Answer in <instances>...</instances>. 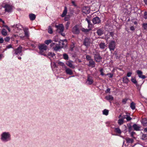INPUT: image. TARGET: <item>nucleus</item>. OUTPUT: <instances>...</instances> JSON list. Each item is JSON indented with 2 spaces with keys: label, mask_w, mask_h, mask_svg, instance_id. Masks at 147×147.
Segmentation results:
<instances>
[{
  "label": "nucleus",
  "mask_w": 147,
  "mask_h": 147,
  "mask_svg": "<svg viewBox=\"0 0 147 147\" xmlns=\"http://www.w3.org/2000/svg\"><path fill=\"white\" fill-rule=\"evenodd\" d=\"M1 140L4 142L10 141L11 139V135L9 132H4L1 135Z\"/></svg>",
  "instance_id": "f257e3e1"
},
{
  "label": "nucleus",
  "mask_w": 147,
  "mask_h": 147,
  "mask_svg": "<svg viewBox=\"0 0 147 147\" xmlns=\"http://www.w3.org/2000/svg\"><path fill=\"white\" fill-rule=\"evenodd\" d=\"M39 49L40 50V53L42 55H45L44 54V53L43 52L44 51H46L47 49V46L44 44H41L39 46Z\"/></svg>",
  "instance_id": "f03ea898"
},
{
  "label": "nucleus",
  "mask_w": 147,
  "mask_h": 147,
  "mask_svg": "<svg viewBox=\"0 0 147 147\" xmlns=\"http://www.w3.org/2000/svg\"><path fill=\"white\" fill-rule=\"evenodd\" d=\"M55 27L57 28V31L59 33H62L63 32L64 27L62 24H59L58 25H56Z\"/></svg>",
  "instance_id": "7ed1b4c3"
},
{
  "label": "nucleus",
  "mask_w": 147,
  "mask_h": 147,
  "mask_svg": "<svg viewBox=\"0 0 147 147\" xmlns=\"http://www.w3.org/2000/svg\"><path fill=\"white\" fill-rule=\"evenodd\" d=\"M116 46L115 42L114 41H111L109 43V48L110 50L111 51L114 50Z\"/></svg>",
  "instance_id": "20e7f679"
},
{
  "label": "nucleus",
  "mask_w": 147,
  "mask_h": 147,
  "mask_svg": "<svg viewBox=\"0 0 147 147\" xmlns=\"http://www.w3.org/2000/svg\"><path fill=\"white\" fill-rule=\"evenodd\" d=\"M4 8H5V12H11L12 9V6L8 4H5L4 6Z\"/></svg>",
  "instance_id": "39448f33"
},
{
  "label": "nucleus",
  "mask_w": 147,
  "mask_h": 147,
  "mask_svg": "<svg viewBox=\"0 0 147 147\" xmlns=\"http://www.w3.org/2000/svg\"><path fill=\"white\" fill-rule=\"evenodd\" d=\"M72 32L74 34H79L80 32L79 26L77 25L75 26L72 28Z\"/></svg>",
  "instance_id": "423d86ee"
},
{
  "label": "nucleus",
  "mask_w": 147,
  "mask_h": 147,
  "mask_svg": "<svg viewBox=\"0 0 147 147\" xmlns=\"http://www.w3.org/2000/svg\"><path fill=\"white\" fill-rule=\"evenodd\" d=\"M91 40L90 38H86L84 40V44L86 46H89L91 43Z\"/></svg>",
  "instance_id": "0eeeda50"
},
{
  "label": "nucleus",
  "mask_w": 147,
  "mask_h": 147,
  "mask_svg": "<svg viewBox=\"0 0 147 147\" xmlns=\"http://www.w3.org/2000/svg\"><path fill=\"white\" fill-rule=\"evenodd\" d=\"M94 60L96 62H99L101 61L102 58L98 54H94Z\"/></svg>",
  "instance_id": "6e6552de"
},
{
  "label": "nucleus",
  "mask_w": 147,
  "mask_h": 147,
  "mask_svg": "<svg viewBox=\"0 0 147 147\" xmlns=\"http://www.w3.org/2000/svg\"><path fill=\"white\" fill-rule=\"evenodd\" d=\"M94 24H98L101 22L100 18L98 17H96L94 18L92 20Z\"/></svg>",
  "instance_id": "1a4fd4ad"
},
{
  "label": "nucleus",
  "mask_w": 147,
  "mask_h": 147,
  "mask_svg": "<svg viewBox=\"0 0 147 147\" xmlns=\"http://www.w3.org/2000/svg\"><path fill=\"white\" fill-rule=\"evenodd\" d=\"M136 72L139 78H141L142 79H144L146 78V76L142 74L143 72L141 70H137L136 71Z\"/></svg>",
  "instance_id": "9d476101"
},
{
  "label": "nucleus",
  "mask_w": 147,
  "mask_h": 147,
  "mask_svg": "<svg viewBox=\"0 0 147 147\" xmlns=\"http://www.w3.org/2000/svg\"><path fill=\"white\" fill-rule=\"evenodd\" d=\"M73 61H71L69 60L66 61V64L69 67L74 69L75 66L73 64Z\"/></svg>",
  "instance_id": "9b49d317"
},
{
  "label": "nucleus",
  "mask_w": 147,
  "mask_h": 147,
  "mask_svg": "<svg viewBox=\"0 0 147 147\" xmlns=\"http://www.w3.org/2000/svg\"><path fill=\"white\" fill-rule=\"evenodd\" d=\"M51 46L53 47L54 50L55 51H57L60 49V47L55 43H53L51 45Z\"/></svg>",
  "instance_id": "f8f14e48"
},
{
  "label": "nucleus",
  "mask_w": 147,
  "mask_h": 147,
  "mask_svg": "<svg viewBox=\"0 0 147 147\" xmlns=\"http://www.w3.org/2000/svg\"><path fill=\"white\" fill-rule=\"evenodd\" d=\"M93 82V80L92 78V77L89 76H88L86 83L88 85H91Z\"/></svg>",
  "instance_id": "ddd939ff"
},
{
  "label": "nucleus",
  "mask_w": 147,
  "mask_h": 147,
  "mask_svg": "<svg viewBox=\"0 0 147 147\" xmlns=\"http://www.w3.org/2000/svg\"><path fill=\"white\" fill-rule=\"evenodd\" d=\"M22 48V47L20 46L17 49L14 50V51L15 52V53L16 55H18L21 53Z\"/></svg>",
  "instance_id": "4468645a"
},
{
  "label": "nucleus",
  "mask_w": 147,
  "mask_h": 147,
  "mask_svg": "<svg viewBox=\"0 0 147 147\" xmlns=\"http://www.w3.org/2000/svg\"><path fill=\"white\" fill-rule=\"evenodd\" d=\"M88 66L92 67H94L95 66V62L93 59L89 61Z\"/></svg>",
  "instance_id": "2eb2a0df"
},
{
  "label": "nucleus",
  "mask_w": 147,
  "mask_h": 147,
  "mask_svg": "<svg viewBox=\"0 0 147 147\" xmlns=\"http://www.w3.org/2000/svg\"><path fill=\"white\" fill-rule=\"evenodd\" d=\"M132 127L135 130L138 131L140 130V126L139 125L134 124L133 125Z\"/></svg>",
  "instance_id": "dca6fc26"
},
{
  "label": "nucleus",
  "mask_w": 147,
  "mask_h": 147,
  "mask_svg": "<svg viewBox=\"0 0 147 147\" xmlns=\"http://www.w3.org/2000/svg\"><path fill=\"white\" fill-rule=\"evenodd\" d=\"M65 72L67 74L70 75H72L73 74L72 70L69 68H67L66 69Z\"/></svg>",
  "instance_id": "f3484780"
},
{
  "label": "nucleus",
  "mask_w": 147,
  "mask_h": 147,
  "mask_svg": "<svg viewBox=\"0 0 147 147\" xmlns=\"http://www.w3.org/2000/svg\"><path fill=\"white\" fill-rule=\"evenodd\" d=\"M29 17L30 20H33L35 19L36 16L35 14L31 13L29 14Z\"/></svg>",
  "instance_id": "a211bd4d"
},
{
  "label": "nucleus",
  "mask_w": 147,
  "mask_h": 147,
  "mask_svg": "<svg viewBox=\"0 0 147 147\" xmlns=\"http://www.w3.org/2000/svg\"><path fill=\"white\" fill-rule=\"evenodd\" d=\"M96 33L98 36H101L103 34V31L101 29H99L98 30Z\"/></svg>",
  "instance_id": "6ab92c4d"
},
{
  "label": "nucleus",
  "mask_w": 147,
  "mask_h": 147,
  "mask_svg": "<svg viewBox=\"0 0 147 147\" xmlns=\"http://www.w3.org/2000/svg\"><path fill=\"white\" fill-rule=\"evenodd\" d=\"M125 140L127 142L129 143L132 144L134 142V140L133 139L129 138H126Z\"/></svg>",
  "instance_id": "aec40b11"
},
{
  "label": "nucleus",
  "mask_w": 147,
  "mask_h": 147,
  "mask_svg": "<svg viewBox=\"0 0 147 147\" xmlns=\"http://www.w3.org/2000/svg\"><path fill=\"white\" fill-rule=\"evenodd\" d=\"M142 123L144 126H147V119L146 118L143 119L142 121Z\"/></svg>",
  "instance_id": "412c9836"
},
{
  "label": "nucleus",
  "mask_w": 147,
  "mask_h": 147,
  "mask_svg": "<svg viewBox=\"0 0 147 147\" xmlns=\"http://www.w3.org/2000/svg\"><path fill=\"white\" fill-rule=\"evenodd\" d=\"M67 12V9L66 7H65L64 9L62 14L61 16L62 17H64L66 14Z\"/></svg>",
  "instance_id": "4be33fe9"
},
{
  "label": "nucleus",
  "mask_w": 147,
  "mask_h": 147,
  "mask_svg": "<svg viewBox=\"0 0 147 147\" xmlns=\"http://www.w3.org/2000/svg\"><path fill=\"white\" fill-rule=\"evenodd\" d=\"M1 33L4 36H6L7 35V33L6 30L5 29H3L1 31Z\"/></svg>",
  "instance_id": "5701e85b"
},
{
  "label": "nucleus",
  "mask_w": 147,
  "mask_h": 147,
  "mask_svg": "<svg viewBox=\"0 0 147 147\" xmlns=\"http://www.w3.org/2000/svg\"><path fill=\"white\" fill-rule=\"evenodd\" d=\"M99 46L100 48L102 49H104L106 47V45L105 43L103 42H101Z\"/></svg>",
  "instance_id": "b1692460"
},
{
  "label": "nucleus",
  "mask_w": 147,
  "mask_h": 147,
  "mask_svg": "<svg viewBox=\"0 0 147 147\" xmlns=\"http://www.w3.org/2000/svg\"><path fill=\"white\" fill-rule=\"evenodd\" d=\"M135 105L136 104L134 102H132L131 103L130 107L132 110H134L135 109Z\"/></svg>",
  "instance_id": "393cba45"
},
{
  "label": "nucleus",
  "mask_w": 147,
  "mask_h": 147,
  "mask_svg": "<svg viewBox=\"0 0 147 147\" xmlns=\"http://www.w3.org/2000/svg\"><path fill=\"white\" fill-rule=\"evenodd\" d=\"M28 30V28H26L24 30L25 35L26 36H29Z\"/></svg>",
  "instance_id": "a878e982"
},
{
  "label": "nucleus",
  "mask_w": 147,
  "mask_h": 147,
  "mask_svg": "<svg viewBox=\"0 0 147 147\" xmlns=\"http://www.w3.org/2000/svg\"><path fill=\"white\" fill-rule=\"evenodd\" d=\"M105 98L107 100H112L113 99V97L111 95H109L108 96H107L105 97Z\"/></svg>",
  "instance_id": "bb28decb"
},
{
  "label": "nucleus",
  "mask_w": 147,
  "mask_h": 147,
  "mask_svg": "<svg viewBox=\"0 0 147 147\" xmlns=\"http://www.w3.org/2000/svg\"><path fill=\"white\" fill-rule=\"evenodd\" d=\"M115 132L118 134H121V130L119 128H115Z\"/></svg>",
  "instance_id": "cd10ccee"
},
{
  "label": "nucleus",
  "mask_w": 147,
  "mask_h": 147,
  "mask_svg": "<svg viewBox=\"0 0 147 147\" xmlns=\"http://www.w3.org/2000/svg\"><path fill=\"white\" fill-rule=\"evenodd\" d=\"M89 29H85L84 28H82V31L83 32H89L90 30H91V28H90L89 27H88Z\"/></svg>",
  "instance_id": "c85d7f7f"
},
{
  "label": "nucleus",
  "mask_w": 147,
  "mask_h": 147,
  "mask_svg": "<svg viewBox=\"0 0 147 147\" xmlns=\"http://www.w3.org/2000/svg\"><path fill=\"white\" fill-rule=\"evenodd\" d=\"M123 82L125 83H127L129 82L128 79L126 77H124L123 78Z\"/></svg>",
  "instance_id": "c756f323"
},
{
  "label": "nucleus",
  "mask_w": 147,
  "mask_h": 147,
  "mask_svg": "<svg viewBox=\"0 0 147 147\" xmlns=\"http://www.w3.org/2000/svg\"><path fill=\"white\" fill-rule=\"evenodd\" d=\"M123 117L122 119H119L118 121V123L120 125H121L122 124L123 122Z\"/></svg>",
  "instance_id": "7c9ffc66"
},
{
  "label": "nucleus",
  "mask_w": 147,
  "mask_h": 147,
  "mask_svg": "<svg viewBox=\"0 0 147 147\" xmlns=\"http://www.w3.org/2000/svg\"><path fill=\"white\" fill-rule=\"evenodd\" d=\"M141 139L143 140H146L147 139V134H142V136Z\"/></svg>",
  "instance_id": "2f4dec72"
},
{
  "label": "nucleus",
  "mask_w": 147,
  "mask_h": 147,
  "mask_svg": "<svg viewBox=\"0 0 147 147\" xmlns=\"http://www.w3.org/2000/svg\"><path fill=\"white\" fill-rule=\"evenodd\" d=\"M123 119H126L128 121L130 120L131 118L129 116H128L127 115L124 116L123 117Z\"/></svg>",
  "instance_id": "473e14b6"
},
{
  "label": "nucleus",
  "mask_w": 147,
  "mask_h": 147,
  "mask_svg": "<svg viewBox=\"0 0 147 147\" xmlns=\"http://www.w3.org/2000/svg\"><path fill=\"white\" fill-rule=\"evenodd\" d=\"M86 59L88 61H89L91 60L92 59L91 57L89 55H87L86 56Z\"/></svg>",
  "instance_id": "72a5a7b5"
},
{
  "label": "nucleus",
  "mask_w": 147,
  "mask_h": 147,
  "mask_svg": "<svg viewBox=\"0 0 147 147\" xmlns=\"http://www.w3.org/2000/svg\"><path fill=\"white\" fill-rule=\"evenodd\" d=\"M109 113V111L107 110L106 109H105L103 111V114L104 115H108Z\"/></svg>",
  "instance_id": "f704fd0d"
},
{
  "label": "nucleus",
  "mask_w": 147,
  "mask_h": 147,
  "mask_svg": "<svg viewBox=\"0 0 147 147\" xmlns=\"http://www.w3.org/2000/svg\"><path fill=\"white\" fill-rule=\"evenodd\" d=\"M131 81L133 83L135 84H136V85H137V81L135 78L132 77L131 78Z\"/></svg>",
  "instance_id": "c9c22d12"
},
{
  "label": "nucleus",
  "mask_w": 147,
  "mask_h": 147,
  "mask_svg": "<svg viewBox=\"0 0 147 147\" xmlns=\"http://www.w3.org/2000/svg\"><path fill=\"white\" fill-rule=\"evenodd\" d=\"M63 58L65 60H67L68 59V56L67 54L66 53H64L63 54Z\"/></svg>",
  "instance_id": "e433bc0d"
},
{
  "label": "nucleus",
  "mask_w": 147,
  "mask_h": 147,
  "mask_svg": "<svg viewBox=\"0 0 147 147\" xmlns=\"http://www.w3.org/2000/svg\"><path fill=\"white\" fill-rule=\"evenodd\" d=\"M52 42L51 40L50 39L48 40H46L45 41V43L49 45V43H51Z\"/></svg>",
  "instance_id": "4c0bfd02"
},
{
  "label": "nucleus",
  "mask_w": 147,
  "mask_h": 147,
  "mask_svg": "<svg viewBox=\"0 0 147 147\" xmlns=\"http://www.w3.org/2000/svg\"><path fill=\"white\" fill-rule=\"evenodd\" d=\"M48 32L50 34H52L53 33L51 27L50 26L49 27V28L48 29Z\"/></svg>",
  "instance_id": "58836bf2"
},
{
  "label": "nucleus",
  "mask_w": 147,
  "mask_h": 147,
  "mask_svg": "<svg viewBox=\"0 0 147 147\" xmlns=\"http://www.w3.org/2000/svg\"><path fill=\"white\" fill-rule=\"evenodd\" d=\"M86 20L87 21L88 23V27H90V26H92V24L91 23V22L89 20L87 19H86Z\"/></svg>",
  "instance_id": "ea45409f"
},
{
  "label": "nucleus",
  "mask_w": 147,
  "mask_h": 147,
  "mask_svg": "<svg viewBox=\"0 0 147 147\" xmlns=\"http://www.w3.org/2000/svg\"><path fill=\"white\" fill-rule=\"evenodd\" d=\"M131 136L134 138H135L134 135L136 134V133L134 132H132L130 133Z\"/></svg>",
  "instance_id": "a19ab883"
},
{
  "label": "nucleus",
  "mask_w": 147,
  "mask_h": 147,
  "mask_svg": "<svg viewBox=\"0 0 147 147\" xmlns=\"http://www.w3.org/2000/svg\"><path fill=\"white\" fill-rule=\"evenodd\" d=\"M48 55L49 56H51L52 57H53L55 55V54L53 53L50 52L48 53Z\"/></svg>",
  "instance_id": "79ce46f5"
},
{
  "label": "nucleus",
  "mask_w": 147,
  "mask_h": 147,
  "mask_svg": "<svg viewBox=\"0 0 147 147\" xmlns=\"http://www.w3.org/2000/svg\"><path fill=\"white\" fill-rule=\"evenodd\" d=\"M142 26L144 29H147V23H144L142 25Z\"/></svg>",
  "instance_id": "37998d69"
},
{
  "label": "nucleus",
  "mask_w": 147,
  "mask_h": 147,
  "mask_svg": "<svg viewBox=\"0 0 147 147\" xmlns=\"http://www.w3.org/2000/svg\"><path fill=\"white\" fill-rule=\"evenodd\" d=\"M70 24V23L69 22H67L66 23L65 25V27L66 29H68Z\"/></svg>",
  "instance_id": "c03bdc74"
},
{
  "label": "nucleus",
  "mask_w": 147,
  "mask_h": 147,
  "mask_svg": "<svg viewBox=\"0 0 147 147\" xmlns=\"http://www.w3.org/2000/svg\"><path fill=\"white\" fill-rule=\"evenodd\" d=\"M12 48V47L11 45H9L7 46H6V48L5 49V50L6 51L7 50V49H10V48Z\"/></svg>",
  "instance_id": "a18cd8bd"
},
{
  "label": "nucleus",
  "mask_w": 147,
  "mask_h": 147,
  "mask_svg": "<svg viewBox=\"0 0 147 147\" xmlns=\"http://www.w3.org/2000/svg\"><path fill=\"white\" fill-rule=\"evenodd\" d=\"M57 63L59 65L62 66H63L65 65L62 62H58Z\"/></svg>",
  "instance_id": "49530a36"
},
{
  "label": "nucleus",
  "mask_w": 147,
  "mask_h": 147,
  "mask_svg": "<svg viewBox=\"0 0 147 147\" xmlns=\"http://www.w3.org/2000/svg\"><path fill=\"white\" fill-rule=\"evenodd\" d=\"M62 44L63 45V47H65L66 46L65 45L67 44V42L65 41H63Z\"/></svg>",
  "instance_id": "de8ad7c7"
},
{
  "label": "nucleus",
  "mask_w": 147,
  "mask_h": 147,
  "mask_svg": "<svg viewBox=\"0 0 147 147\" xmlns=\"http://www.w3.org/2000/svg\"><path fill=\"white\" fill-rule=\"evenodd\" d=\"M6 42H8L10 40V38L8 37H6L4 38Z\"/></svg>",
  "instance_id": "09e8293b"
},
{
  "label": "nucleus",
  "mask_w": 147,
  "mask_h": 147,
  "mask_svg": "<svg viewBox=\"0 0 147 147\" xmlns=\"http://www.w3.org/2000/svg\"><path fill=\"white\" fill-rule=\"evenodd\" d=\"M103 71V69L102 68L100 70V71L101 73V75L102 76H103V75H104V74H104Z\"/></svg>",
  "instance_id": "8fccbe9b"
},
{
  "label": "nucleus",
  "mask_w": 147,
  "mask_h": 147,
  "mask_svg": "<svg viewBox=\"0 0 147 147\" xmlns=\"http://www.w3.org/2000/svg\"><path fill=\"white\" fill-rule=\"evenodd\" d=\"M144 18L145 19L147 18V12L145 11L144 14Z\"/></svg>",
  "instance_id": "3c124183"
},
{
  "label": "nucleus",
  "mask_w": 147,
  "mask_h": 147,
  "mask_svg": "<svg viewBox=\"0 0 147 147\" xmlns=\"http://www.w3.org/2000/svg\"><path fill=\"white\" fill-rule=\"evenodd\" d=\"M127 99L125 98L123 100L122 102L123 103H125L126 102H127Z\"/></svg>",
  "instance_id": "603ef678"
},
{
  "label": "nucleus",
  "mask_w": 147,
  "mask_h": 147,
  "mask_svg": "<svg viewBox=\"0 0 147 147\" xmlns=\"http://www.w3.org/2000/svg\"><path fill=\"white\" fill-rule=\"evenodd\" d=\"M132 74V73L131 72H128L127 73V76L128 77H130Z\"/></svg>",
  "instance_id": "864d4df0"
},
{
  "label": "nucleus",
  "mask_w": 147,
  "mask_h": 147,
  "mask_svg": "<svg viewBox=\"0 0 147 147\" xmlns=\"http://www.w3.org/2000/svg\"><path fill=\"white\" fill-rule=\"evenodd\" d=\"M4 40L2 38H0V43H2L3 42Z\"/></svg>",
  "instance_id": "5fc2aeb1"
},
{
  "label": "nucleus",
  "mask_w": 147,
  "mask_h": 147,
  "mask_svg": "<svg viewBox=\"0 0 147 147\" xmlns=\"http://www.w3.org/2000/svg\"><path fill=\"white\" fill-rule=\"evenodd\" d=\"M130 29L131 30L133 31L135 30V28L134 26H131L130 27Z\"/></svg>",
  "instance_id": "6e6d98bb"
},
{
  "label": "nucleus",
  "mask_w": 147,
  "mask_h": 147,
  "mask_svg": "<svg viewBox=\"0 0 147 147\" xmlns=\"http://www.w3.org/2000/svg\"><path fill=\"white\" fill-rule=\"evenodd\" d=\"M109 75V77H110V78H112L113 76V75L111 74H108L106 75Z\"/></svg>",
  "instance_id": "4d7b16f0"
},
{
  "label": "nucleus",
  "mask_w": 147,
  "mask_h": 147,
  "mask_svg": "<svg viewBox=\"0 0 147 147\" xmlns=\"http://www.w3.org/2000/svg\"><path fill=\"white\" fill-rule=\"evenodd\" d=\"M110 35H111L112 37H113V35H114V33H113V32H110Z\"/></svg>",
  "instance_id": "13d9d810"
},
{
  "label": "nucleus",
  "mask_w": 147,
  "mask_h": 147,
  "mask_svg": "<svg viewBox=\"0 0 147 147\" xmlns=\"http://www.w3.org/2000/svg\"><path fill=\"white\" fill-rule=\"evenodd\" d=\"M110 90V89L109 88H108L107 89L106 91V92L107 93L108 92H109Z\"/></svg>",
  "instance_id": "bf43d9fd"
},
{
  "label": "nucleus",
  "mask_w": 147,
  "mask_h": 147,
  "mask_svg": "<svg viewBox=\"0 0 147 147\" xmlns=\"http://www.w3.org/2000/svg\"><path fill=\"white\" fill-rule=\"evenodd\" d=\"M145 4L147 5V0H143Z\"/></svg>",
  "instance_id": "052dcab7"
},
{
  "label": "nucleus",
  "mask_w": 147,
  "mask_h": 147,
  "mask_svg": "<svg viewBox=\"0 0 147 147\" xmlns=\"http://www.w3.org/2000/svg\"><path fill=\"white\" fill-rule=\"evenodd\" d=\"M72 4L74 5L75 6H76V5H75V2L74 1H72Z\"/></svg>",
  "instance_id": "680f3d73"
},
{
  "label": "nucleus",
  "mask_w": 147,
  "mask_h": 147,
  "mask_svg": "<svg viewBox=\"0 0 147 147\" xmlns=\"http://www.w3.org/2000/svg\"><path fill=\"white\" fill-rule=\"evenodd\" d=\"M3 27H5L6 28H7L8 27L7 26L5 25H4V24L3 25Z\"/></svg>",
  "instance_id": "e2e57ef3"
},
{
  "label": "nucleus",
  "mask_w": 147,
  "mask_h": 147,
  "mask_svg": "<svg viewBox=\"0 0 147 147\" xmlns=\"http://www.w3.org/2000/svg\"><path fill=\"white\" fill-rule=\"evenodd\" d=\"M128 129H129V132L131 131V127H129Z\"/></svg>",
  "instance_id": "0e129e2a"
},
{
  "label": "nucleus",
  "mask_w": 147,
  "mask_h": 147,
  "mask_svg": "<svg viewBox=\"0 0 147 147\" xmlns=\"http://www.w3.org/2000/svg\"><path fill=\"white\" fill-rule=\"evenodd\" d=\"M6 28L8 30V31L9 32H10L11 30L8 27Z\"/></svg>",
  "instance_id": "69168bd1"
},
{
  "label": "nucleus",
  "mask_w": 147,
  "mask_h": 147,
  "mask_svg": "<svg viewBox=\"0 0 147 147\" xmlns=\"http://www.w3.org/2000/svg\"><path fill=\"white\" fill-rule=\"evenodd\" d=\"M6 28L8 30V31L9 32H10L11 30L8 27Z\"/></svg>",
  "instance_id": "338daca9"
},
{
  "label": "nucleus",
  "mask_w": 147,
  "mask_h": 147,
  "mask_svg": "<svg viewBox=\"0 0 147 147\" xmlns=\"http://www.w3.org/2000/svg\"><path fill=\"white\" fill-rule=\"evenodd\" d=\"M144 131L145 132H147V128H145L144 129Z\"/></svg>",
  "instance_id": "774afa93"
}]
</instances>
